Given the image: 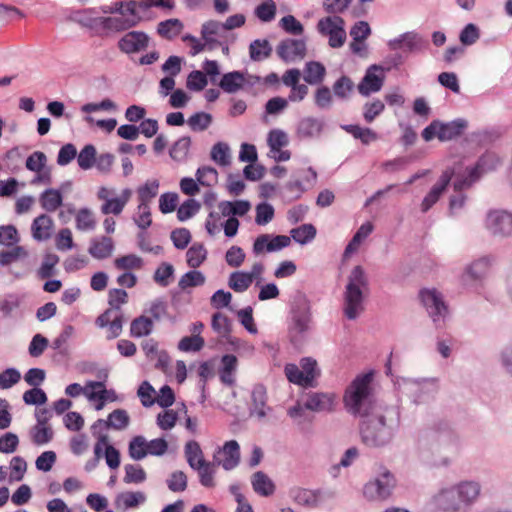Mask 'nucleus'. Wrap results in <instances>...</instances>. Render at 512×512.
<instances>
[{
	"mask_svg": "<svg viewBox=\"0 0 512 512\" xmlns=\"http://www.w3.org/2000/svg\"><path fill=\"white\" fill-rule=\"evenodd\" d=\"M372 375L357 377L346 389L344 404L348 412L361 417L360 435L367 446L379 447L390 442L397 420L394 408L377 404L371 391Z\"/></svg>",
	"mask_w": 512,
	"mask_h": 512,
	"instance_id": "f257e3e1",
	"label": "nucleus"
},
{
	"mask_svg": "<svg viewBox=\"0 0 512 512\" xmlns=\"http://www.w3.org/2000/svg\"><path fill=\"white\" fill-rule=\"evenodd\" d=\"M480 485L473 481H464L456 486L442 489L434 497L439 512H465L478 498Z\"/></svg>",
	"mask_w": 512,
	"mask_h": 512,
	"instance_id": "f03ea898",
	"label": "nucleus"
},
{
	"mask_svg": "<svg viewBox=\"0 0 512 512\" xmlns=\"http://www.w3.org/2000/svg\"><path fill=\"white\" fill-rule=\"evenodd\" d=\"M369 292V282L364 269L355 266L349 277L344 293V315L356 319L364 311V299Z\"/></svg>",
	"mask_w": 512,
	"mask_h": 512,
	"instance_id": "7ed1b4c3",
	"label": "nucleus"
},
{
	"mask_svg": "<svg viewBox=\"0 0 512 512\" xmlns=\"http://www.w3.org/2000/svg\"><path fill=\"white\" fill-rule=\"evenodd\" d=\"M311 311L308 300L304 296L294 299L291 310V323L289 325V337L294 345L303 342L311 328Z\"/></svg>",
	"mask_w": 512,
	"mask_h": 512,
	"instance_id": "20e7f679",
	"label": "nucleus"
},
{
	"mask_svg": "<svg viewBox=\"0 0 512 512\" xmlns=\"http://www.w3.org/2000/svg\"><path fill=\"white\" fill-rule=\"evenodd\" d=\"M111 12L116 13V15L100 18V24L105 30L125 31L137 25L140 21L136 1L115 3Z\"/></svg>",
	"mask_w": 512,
	"mask_h": 512,
	"instance_id": "39448f33",
	"label": "nucleus"
},
{
	"mask_svg": "<svg viewBox=\"0 0 512 512\" xmlns=\"http://www.w3.org/2000/svg\"><path fill=\"white\" fill-rule=\"evenodd\" d=\"M467 128V122L464 119H457L448 123L433 121L422 131V137L425 141H430L437 137L440 141L452 140L460 136Z\"/></svg>",
	"mask_w": 512,
	"mask_h": 512,
	"instance_id": "423d86ee",
	"label": "nucleus"
},
{
	"mask_svg": "<svg viewBox=\"0 0 512 512\" xmlns=\"http://www.w3.org/2000/svg\"><path fill=\"white\" fill-rule=\"evenodd\" d=\"M345 22L339 16H328L320 19L317 24L318 32L329 38L332 48H339L346 41Z\"/></svg>",
	"mask_w": 512,
	"mask_h": 512,
	"instance_id": "0eeeda50",
	"label": "nucleus"
},
{
	"mask_svg": "<svg viewBox=\"0 0 512 512\" xmlns=\"http://www.w3.org/2000/svg\"><path fill=\"white\" fill-rule=\"evenodd\" d=\"M114 194V190L107 187H100L97 192V198L103 201L101 212L104 215H119L130 201L133 192L130 188H125L118 197H112Z\"/></svg>",
	"mask_w": 512,
	"mask_h": 512,
	"instance_id": "6e6552de",
	"label": "nucleus"
},
{
	"mask_svg": "<svg viewBox=\"0 0 512 512\" xmlns=\"http://www.w3.org/2000/svg\"><path fill=\"white\" fill-rule=\"evenodd\" d=\"M395 487L394 476L385 471L375 480L368 482L363 489L364 496L369 500L387 499Z\"/></svg>",
	"mask_w": 512,
	"mask_h": 512,
	"instance_id": "1a4fd4ad",
	"label": "nucleus"
},
{
	"mask_svg": "<svg viewBox=\"0 0 512 512\" xmlns=\"http://www.w3.org/2000/svg\"><path fill=\"white\" fill-rule=\"evenodd\" d=\"M420 298L434 323H437L441 318H445L448 312L447 306L438 291L435 289H424L420 292Z\"/></svg>",
	"mask_w": 512,
	"mask_h": 512,
	"instance_id": "9d476101",
	"label": "nucleus"
},
{
	"mask_svg": "<svg viewBox=\"0 0 512 512\" xmlns=\"http://www.w3.org/2000/svg\"><path fill=\"white\" fill-rule=\"evenodd\" d=\"M149 36L142 31H130L125 33L118 41V48L125 54L143 52L149 45Z\"/></svg>",
	"mask_w": 512,
	"mask_h": 512,
	"instance_id": "9b49d317",
	"label": "nucleus"
},
{
	"mask_svg": "<svg viewBox=\"0 0 512 512\" xmlns=\"http://www.w3.org/2000/svg\"><path fill=\"white\" fill-rule=\"evenodd\" d=\"M487 228L495 235L508 236L512 233V214L495 210L487 215Z\"/></svg>",
	"mask_w": 512,
	"mask_h": 512,
	"instance_id": "f8f14e48",
	"label": "nucleus"
},
{
	"mask_svg": "<svg viewBox=\"0 0 512 512\" xmlns=\"http://www.w3.org/2000/svg\"><path fill=\"white\" fill-rule=\"evenodd\" d=\"M214 460L225 470L234 469L240 462V447L237 441H227L214 455Z\"/></svg>",
	"mask_w": 512,
	"mask_h": 512,
	"instance_id": "ddd939ff",
	"label": "nucleus"
},
{
	"mask_svg": "<svg viewBox=\"0 0 512 512\" xmlns=\"http://www.w3.org/2000/svg\"><path fill=\"white\" fill-rule=\"evenodd\" d=\"M278 56L285 62L301 60L306 55V44L301 39H286L277 46Z\"/></svg>",
	"mask_w": 512,
	"mask_h": 512,
	"instance_id": "4468645a",
	"label": "nucleus"
},
{
	"mask_svg": "<svg viewBox=\"0 0 512 512\" xmlns=\"http://www.w3.org/2000/svg\"><path fill=\"white\" fill-rule=\"evenodd\" d=\"M384 82V73L381 67L373 65L366 71L365 76L358 85V91L363 96L378 92Z\"/></svg>",
	"mask_w": 512,
	"mask_h": 512,
	"instance_id": "2eb2a0df",
	"label": "nucleus"
},
{
	"mask_svg": "<svg viewBox=\"0 0 512 512\" xmlns=\"http://www.w3.org/2000/svg\"><path fill=\"white\" fill-rule=\"evenodd\" d=\"M290 243L291 238L285 235L272 237L269 234H262L256 238L253 245V251L256 254H261L265 251L274 252L289 246Z\"/></svg>",
	"mask_w": 512,
	"mask_h": 512,
	"instance_id": "dca6fc26",
	"label": "nucleus"
},
{
	"mask_svg": "<svg viewBox=\"0 0 512 512\" xmlns=\"http://www.w3.org/2000/svg\"><path fill=\"white\" fill-rule=\"evenodd\" d=\"M454 174L453 170L447 169L440 176L438 182L431 188L421 203V211L427 212L440 198L447 189L451 178Z\"/></svg>",
	"mask_w": 512,
	"mask_h": 512,
	"instance_id": "f3484780",
	"label": "nucleus"
},
{
	"mask_svg": "<svg viewBox=\"0 0 512 512\" xmlns=\"http://www.w3.org/2000/svg\"><path fill=\"white\" fill-rule=\"evenodd\" d=\"M267 392L263 385L254 386L251 393L250 415L256 416L259 420L267 416L270 407L267 406Z\"/></svg>",
	"mask_w": 512,
	"mask_h": 512,
	"instance_id": "a211bd4d",
	"label": "nucleus"
},
{
	"mask_svg": "<svg viewBox=\"0 0 512 512\" xmlns=\"http://www.w3.org/2000/svg\"><path fill=\"white\" fill-rule=\"evenodd\" d=\"M129 421V415L125 410L116 409L109 415L108 420L105 421L100 419L96 421L92 425L91 430L93 435H96L97 428H113L115 430H122L128 426Z\"/></svg>",
	"mask_w": 512,
	"mask_h": 512,
	"instance_id": "6ab92c4d",
	"label": "nucleus"
},
{
	"mask_svg": "<svg viewBox=\"0 0 512 512\" xmlns=\"http://www.w3.org/2000/svg\"><path fill=\"white\" fill-rule=\"evenodd\" d=\"M226 33L225 26L222 22L209 20L202 25L201 36L208 44V50H212L220 45L217 38L224 37Z\"/></svg>",
	"mask_w": 512,
	"mask_h": 512,
	"instance_id": "aec40b11",
	"label": "nucleus"
},
{
	"mask_svg": "<svg viewBox=\"0 0 512 512\" xmlns=\"http://www.w3.org/2000/svg\"><path fill=\"white\" fill-rule=\"evenodd\" d=\"M289 495L295 503L307 508L316 507L321 500L320 490L295 487L290 490Z\"/></svg>",
	"mask_w": 512,
	"mask_h": 512,
	"instance_id": "412c9836",
	"label": "nucleus"
},
{
	"mask_svg": "<svg viewBox=\"0 0 512 512\" xmlns=\"http://www.w3.org/2000/svg\"><path fill=\"white\" fill-rule=\"evenodd\" d=\"M493 154H485L483 155L476 166L469 172V176L466 178L457 179L454 182V190L457 192L462 191L465 188H468L474 181H476L481 173L485 170V166L488 162H492L494 160Z\"/></svg>",
	"mask_w": 512,
	"mask_h": 512,
	"instance_id": "4be33fe9",
	"label": "nucleus"
},
{
	"mask_svg": "<svg viewBox=\"0 0 512 512\" xmlns=\"http://www.w3.org/2000/svg\"><path fill=\"white\" fill-rule=\"evenodd\" d=\"M304 406L306 409L315 412L331 411L334 406V395L328 393L308 394Z\"/></svg>",
	"mask_w": 512,
	"mask_h": 512,
	"instance_id": "5701e85b",
	"label": "nucleus"
},
{
	"mask_svg": "<svg viewBox=\"0 0 512 512\" xmlns=\"http://www.w3.org/2000/svg\"><path fill=\"white\" fill-rule=\"evenodd\" d=\"M53 220L46 214L36 217L31 225L32 236L37 241H44L51 237Z\"/></svg>",
	"mask_w": 512,
	"mask_h": 512,
	"instance_id": "b1692460",
	"label": "nucleus"
},
{
	"mask_svg": "<svg viewBox=\"0 0 512 512\" xmlns=\"http://www.w3.org/2000/svg\"><path fill=\"white\" fill-rule=\"evenodd\" d=\"M222 367L219 370V377L223 384L233 386L238 366V359L235 355L226 354L221 359Z\"/></svg>",
	"mask_w": 512,
	"mask_h": 512,
	"instance_id": "393cba45",
	"label": "nucleus"
},
{
	"mask_svg": "<svg viewBox=\"0 0 512 512\" xmlns=\"http://www.w3.org/2000/svg\"><path fill=\"white\" fill-rule=\"evenodd\" d=\"M323 123L314 117L301 119L297 126V135L300 138H313L321 133Z\"/></svg>",
	"mask_w": 512,
	"mask_h": 512,
	"instance_id": "a878e982",
	"label": "nucleus"
},
{
	"mask_svg": "<svg viewBox=\"0 0 512 512\" xmlns=\"http://www.w3.org/2000/svg\"><path fill=\"white\" fill-rule=\"evenodd\" d=\"M114 249L112 238L103 236L100 239H94L89 247V253L96 259L108 258Z\"/></svg>",
	"mask_w": 512,
	"mask_h": 512,
	"instance_id": "bb28decb",
	"label": "nucleus"
},
{
	"mask_svg": "<svg viewBox=\"0 0 512 512\" xmlns=\"http://www.w3.org/2000/svg\"><path fill=\"white\" fill-rule=\"evenodd\" d=\"M184 454L186 461L193 470L207 462L199 443L195 440H190L185 444Z\"/></svg>",
	"mask_w": 512,
	"mask_h": 512,
	"instance_id": "cd10ccee",
	"label": "nucleus"
},
{
	"mask_svg": "<svg viewBox=\"0 0 512 512\" xmlns=\"http://www.w3.org/2000/svg\"><path fill=\"white\" fill-rule=\"evenodd\" d=\"M146 501V496L143 492H122L120 493L115 500V504L119 509H131L136 508L140 504H143Z\"/></svg>",
	"mask_w": 512,
	"mask_h": 512,
	"instance_id": "c85d7f7f",
	"label": "nucleus"
},
{
	"mask_svg": "<svg viewBox=\"0 0 512 512\" xmlns=\"http://www.w3.org/2000/svg\"><path fill=\"white\" fill-rule=\"evenodd\" d=\"M373 231V225L370 222L364 223L357 230L351 241L345 248L344 257L348 258L355 253L362 241L366 239Z\"/></svg>",
	"mask_w": 512,
	"mask_h": 512,
	"instance_id": "c756f323",
	"label": "nucleus"
},
{
	"mask_svg": "<svg viewBox=\"0 0 512 512\" xmlns=\"http://www.w3.org/2000/svg\"><path fill=\"white\" fill-rule=\"evenodd\" d=\"M251 483L254 491L262 496L267 497L274 493V483L265 473L261 471L253 474Z\"/></svg>",
	"mask_w": 512,
	"mask_h": 512,
	"instance_id": "7c9ffc66",
	"label": "nucleus"
},
{
	"mask_svg": "<svg viewBox=\"0 0 512 512\" xmlns=\"http://www.w3.org/2000/svg\"><path fill=\"white\" fill-rule=\"evenodd\" d=\"M244 83V74L239 71H233L223 75L219 86L227 93H234L241 89Z\"/></svg>",
	"mask_w": 512,
	"mask_h": 512,
	"instance_id": "2f4dec72",
	"label": "nucleus"
},
{
	"mask_svg": "<svg viewBox=\"0 0 512 512\" xmlns=\"http://www.w3.org/2000/svg\"><path fill=\"white\" fill-rule=\"evenodd\" d=\"M490 260L487 257L474 261L466 270L465 278L481 281L488 274ZM466 281V279H464Z\"/></svg>",
	"mask_w": 512,
	"mask_h": 512,
	"instance_id": "473e14b6",
	"label": "nucleus"
},
{
	"mask_svg": "<svg viewBox=\"0 0 512 512\" xmlns=\"http://www.w3.org/2000/svg\"><path fill=\"white\" fill-rule=\"evenodd\" d=\"M62 195L56 189H47L40 196V203L47 212H54L62 205Z\"/></svg>",
	"mask_w": 512,
	"mask_h": 512,
	"instance_id": "72a5a7b5",
	"label": "nucleus"
},
{
	"mask_svg": "<svg viewBox=\"0 0 512 512\" xmlns=\"http://www.w3.org/2000/svg\"><path fill=\"white\" fill-rule=\"evenodd\" d=\"M187 264L189 267L196 269L201 266V264L207 258V250L201 243H194L186 253Z\"/></svg>",
	"mask_w": 512,
	"mask_h": 512,
	"instance_id": "f704fd0d",
	"label": "nucleus"
},
{
	"mask_svg": "<svg viewBox=\"0 0 512 512\" xmlns=\"http://www.w3.org/2000/svg\"><path fill=\"white\" fill-rule=\"evenodd\" d=\"M217 463L215 460L213 462H206L202 466L197 467L195 470L198 472L200 483L207 488L215 487L216 483L214 480V476L216 473Z\"/></svg>",
	"mask_w": 512,
	"mask_h": 512,
	"instance_id": "c9c22d12",
	"label": "nucleus"
},
{
	"mask_svg": "<svg viewBox=\"0 0 512 512\" xmlns=\"http://www.w3.org/2000/svg\"><path fill=\"white\" fill-rule=\"evenodd\" d=\"M159 181L148 180L144 185L137 189L139 204L149 205L153 198L158 194Z\"/></svg>",
	"mask_w": 512,
	"mask_h": 512,
	"instance_id": "e433bc0d",
	"label": "nucleus"
},
{
	"mask_svg": "<svg viewBox=\"0 0 512 512\" xmlns=\"http://www.w3.org/2000/svg\"><path fill=\"white\" fill-rule=\"evenodd\" d=\"M253 283V275L246 272H233L229 277V287L235 292H244Z\"/></svg>",
	"mask_w": 512,
	"mask_h": 512,
	"instance_id": "4c0bfd02",
	"label": "nucleus"
},
{
	"mask_svg": "<svg viewBox=\"0 0 512 512\" xmlns=\"http://www.w3.org/2000/svg\"><path fill=\"white\" fill-rule=\"evenodd\" d=\"M11 249L0 251V265L8 266L28 256L27 250L19 245L11 246Z\"/></svg>",
	"mask_w": 512,
	"mask_h": 512,
	"instance_id": "58836bf2",
	"label": "nucleus"
},
{
	"mask_svg": "<svg viewBox=\"0 0 512 512\" xmlns=\"http://www.w3.org/2000/svg\"><path fill=\"white\" fill-rule=\"evenodd\" d=\"M370 33L371 30L367 22H357L350 30V35L353 38V42L350 45L351 49L354 52H359L360 47L358 46V43L364 41Z\"/></svg>",
	"mask_w": 512,
	"mask_h": 512,
	"instance_id": "ea45409f",
	"label": "nucleus"
},
{
	"mask_svg": "<svg viewBox=\"0 0 512 512\" xmlns=\"http://www.w3.org/2000/svg\"><path fill=\"white\" fill-rule=\"evenodd\" d=\"M114 266L118 270H140L143 267V260L135 254H128L114 260Z\"/></svg>",
	"mask_w": 512,
	"mask_h": 512,
	"instance_id": "a19ab883",
	"label": "nucleus"
},
{
	"mask_svg": "<svg viewBox=\"0 0 512 512\" xmlns=\"http://www.w3.org/2000/svg\"><path fill=\"white\" fill-rule=\"evenodd\" d=\"M129 456L134 460H142L147 456V440L138 435L131 439L128 447Z\"/></svg>",
	"mask_w": 512,
	"mask_h": 512,
	"instance_id": "79ce46f5",
	"label": "nucleus"
},
{
	"mask_svg": "<svg viewBox=\"0 0 512 512\" xmlns=\"http://www.w3.org/2000/svg\"><path fill=\"white\" fill-rule=\"evenodd\" d=\"M325 72L321 63L312 61L306 64L304 79L309 84H317L323 80Z\"/></svg>",
	"mask_w": 512,
	"mask_h": 512,
	"instance_id": "37998d69",
	"label": "nucleus"
},
{
	"mask_svg": "<svg viewBox=\"0 0 512 512\" xmlns=\"http://www.w3.org/2000/svg\"><path fill=\"white\" fill-rule=\"evenodd\" d=\"M153 321L145 316L135 318L131 322L130 332L133 337H142L151 333Z\"/></svg>",
	"mask_w": 512,
	"mask_h": 512,
	"instance_id": "c03bdc74",
	"label": "nucleus"
},
{
	"mask_svg": "<svg viewBox=\"0 0 512 512\" xmlns=\"http://www.w3.org/2000/svg\"><path fill=\"white\" fill-rule=\"evenodd\" d=\"M291 237L300 244H306L316 236V228L312 224H303L291 230Z\"/></svg>",
	"mask_w": 512,
	"mask_h": 512,
	"instance_id": "a18cd8bd",
	"label": "nucleus"
},
{
	"mask_svg": "<svg viewBox=\"0 0 512 512\" xmlns=\"http://www.w3.org/2000/svg\"><path fill=\"white\" fill-rule=\"evenodd\" d=\"M205 276L202 272L193 270L185 273L179 280L178 286L181 290L201 286L205 283Z\"/></svg>",
	"mask_w": 512,
	"mask_h": 512,
	"instance_id": "49530a36",
	"label": "nucleus"
},
{
	"mask_svg": "<svg viewBox=\"0 0 512 512\" xmlns=\"http://www.w3.org/2000/svg\"><path fill=\"white\" fill-rule=\"evenodd\" d=\"M174 276V267L166 262H163L155 271L153 279L154 281L162 286L167 287Z\"/></svg>",
	"mask_w": 512,
	"mask_h": 512,
	"instance_id": "de8ad7c7",
	"label": "nucleus"
},
{
	"mask_svg": "<svg viewBox=\"0 0 512 512\" xmlns=\"http://www.w3.org/2000/svg\"><path fill=\"white\" fill-rule=\"evenodd\" d=\"M196 178L202 186L212 187L218 182V172L213 167L203 166L198 168Z\"/></svg>",
	"mask_w": 512,
	"mask_h": 512,
	"instance_id": "09e8293b",
	"label": "nucleus"
},
{
	"mask_svg": "<svg viewBox=\"0 0 512 512\" xmlns=\"http://www.w3.org/2000/svg\"><path fill=\"white\" fill-rule=\"evenodd\" d=\"M249 51L251 59L260 61L269 57L272 49L267 40H255L250 44Z\"/></svg>",
	"mask_w": 512,
	"mask_h": 512,
	"instance_id": "8fccbe9b",
	"label": "nucleus"
},
{
	"mask_svg": "<svg viewBox=\"0 0 512 512\" xmlns=\"http://www.w3.org/2000/svg\"><path fill=\"white\" fill-rule=\"evenodd\" d=\"M125 476L123 478L125 483L139 484L146 480V472L137 464H127L124 467Z\"/></svg>",
	"mask_w": 512,
	"mask_h": 512,
	"instance_id": "3c124183",
	"label": "nucleus"
},
{
	"mask_svg": "<svg viewBox=\"0 0 512 512\" xmlns=\"http://www.w3.org/2000/svg\"><path fill=\"white\" fill-rule=\"evenodd\" d=\"M183 28L182 23L178 19H170L161 22L158 26V33L168 39L180 34Z\"/></svg>",
	"mask_w": 512,
	"mask_h": 512,
	"instance_id": "603ef678",
	"label": "nucleus"
},
{
	"mask_svg": "<svg viewBox=\"0 0 512 512\" xmlns=\"http://www.w3.org/2000/svg\"><path fill=\"white\" fill-rule=\"evenodd\" d=\"M205 344L203 337L198 335L185 336L178 343V349L183 352H198Z\"/></svg>",
	"mask_w": 512,
	"mask_h": 512,
	"instance_id": "864d4df0",
	"label": "nucleus"
},
{
	"mask_svg": "<svg viewBox=\"0 0 512 512\" xmlns=\"http://www.w3.org/2000/svg\"><path fill=\"white\" fill-rule=\"evenodd\" d=\"M96 161V149L93 145H86L78 154L77 162L81 169H90Z\"/></svg>",
	"mask_w": 512,
	"mask_h": 512,
	"instance_id": "5fc2aeb1",
	"label": "nucleus"
},
{
	"mask_svg": "<svg viewBox=\"0 0 512 512\" xmlns=\"http://www.w3.org/2000/svg\"><path fill=\"white\" fill-rule=\"evenodd\" d=\"M212 328L221 337H227L231 332V321L226 315L217 312L212 316Z\"/></svg>",
	"mask_w": 512,
	"mask_h": 512,
	"instance_id": "6e6d98bb",
	"label": "nucleus"
},
{
	"mask_svg": "<svg viewBox=\"0 0 512 512\" xmlns=\"http://www.w3.org/2000/svg\"><path fill=\"white\" fill-rule=\"evenodd\" d=\"M191 140L189 137L179 138L170 149V156L176 161H183L188 154Z\"/></svg>",
	"mask_w": 512,
	"mask_h": 512,
	"instance_id": "4d7b16f0",
	"label": "nucleus"
},
{
	"mask_svg": "<svg viewBox=\"0 0 512 512\" xmlns=\"http://www.w3.org/2000/svg\"><path fill=\"white\" fill-rule=\"evenodd\" d=\"M53 434L52 428L47 425H36L31 430V438L36 445L50 442L53 438Z\"/></svg>",
	"mask_w": 512,
	"mask_h": 512,
	"instance_id": "13d9d810",
	"label": "nucleus"
},
{
	"mask_svg": "<svg viewBox=\"0 0 512 512\" xmlns=\"http://www.w3.org/2000/svg\"><path fill=\"white\" fill-rule=\"evenodd\" d=\"M354 90L353 81L347 77H340L333 85V92L340 99H347Z\"/></svg>",
	"mask_w": 512,
	"mask_h": 512,
	"instance_id": "bf43d9fd",
	"label": "nucleus"
},
{
	"mask_svg": "<svg viewBox=\"0 0 512 512\" xmlns=\"http://www.w3.org/2000/svg\"><path fill=\"white\" fill-rule=\"evenodd\" d=\"M212 123V116L205 112H198L192 115L187 124L193 131H204Z\"/></svg>",
	"mask_w": 512,
	"mask_h": 512,
	"instance_id": "052dcab7",
	"label": "nucleus"
},
{
	"mask_svg": "<svg viewBox=\"0 0 512 512\" xmlns=\"http://www.w3.org/2000/svg\"><path fill=\"white\" fill-rule=\"evenodd\" d=\"M211 158L221 166L230 164V150L227 144L217 143L212 147Z\"/></svg>",
	"mask_w": 512,
	"mask_h": 512,
	"instance_id": "680f3d73",
	"label": "nucleus"
},
{
	"mask_svg": "<svg viewBox=\"0 0 512 512\" xmlns=\"http://www.w3.org/2000/svg\"><path fill=\"white\" fill-rule=\"evenodd\" d=\"M345 129L355 138L360 139L364 144H368L377 139V134L370 128H363L358 125H349Z\"/></svg>",
	"mask_w": 512,
	"mask_h": 512,
	"instance_id": "e2e57ef3",
	"label": "nucleus"
},
{
	"mask_svg": "<svg viewBox=\"0 0 512 512\" xmlns=\"http://www.w3.org/2000/svg\"><path fill=\"white\" fill-rule=\"evenodd\" d=\"M20 241L17 229L13 225L0 227V244L8 247L15 246Z\"/></svg>",
	"mask_w": 512,
	"mask_h": 512,
	"instance_id": "0e129e2a",
	"label": "nucleus"
},
{
	"mask_svg": "<svg viewBox=\"0 0 512 512\" xmlns=\"http://www.w3.org/2000/svg\"><path fill=\"white\" fill-rule=\"evenodd\" d=\"M166 482L168 488L173 492H182L187 488V476L183 471L173 472Z\"/></svg>",
	"mask_w": 512,
	"mask_h": 512,
	"instance_id": "69168bd1",
	"label": "nucleus"
},
{
	"mask_svg": "<svg viewBox=\"0 0 512 512\" xmlns=\"http://www.w3.org/2000/svg\"><path fill=\"white\" fill-rule=\"evenodd\" d=\"M385 105L381 100L368 102L363 107V117L367 123H371L384 111Z\"/></svg>",
	"mask_w": 512,
	"mask_h": 512,
	"instance_id": "338daca9",
	"label": "nucleus"
},
{
	"mask_svg": "<svg viewBox=\"0 0 512 512\" xmlns=\"http://www.w3.org/2000/svg\"><path fill=\"white\" fill-rule=\"evenodd\" d=\"M96 221L92 212L88 209H80L76 215V227L79 230H92Z\"/></svg>",
	"mask_w": 512,
	"mask_h": 512,
	"instance_id": "774afa93",
	"label": "nucleus"
}]
</instances>
